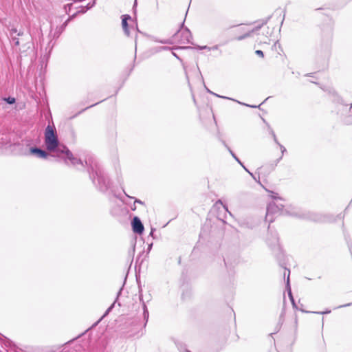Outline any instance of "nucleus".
I'll return each mask as SVG.
<instances>
[{"label":"nucleus","instance_id":"dca6fc26","mask_svg":"<svg viewBox=\"0 0 352 352\" xmlns=\"http://www.w3.org/2000/svg\"><path fill=\"white\" fill-rule=\"evenodd\" d=\"M256 54L261 57L264 56L263 52L261 50H256Z\"/></svg>","mask_w":352,"mask_h":352},{"label":"nucleus","instance_id":"9d476101","mask_svg":"<svg viewBox=\"0 0 352 352\" xmlns=\"http://www.w3.org/2000/svg\"><path fill=\"white\" fill-rule=\"evenodd\" d=\"M272 134L274 137V140L275 142L279 145L280 150H281L282 155H283L286 152V148L278 142L276 136L273 131L272 132Z\"/></svg>","mask_w":352,"mask_h":352},{"label":"nucleus","instance_id":"ddd939ff","mask_svg":"<svg viewBox=\"0 0 352 352\" xmlns=\"http://www.w3.org/2000/svg\"><path fill=\"white\" fill-rule=\"evenodd\" d=\"M8 104H14L15 102V98L8 97L4 99Z\"/></svg>","mask_w":352,"mask_h":352},{"label":"nucleus","instance_id":"6ab92c4d","mask_svg":"<svg viewBox=\"0 0 352 352\" xmlns=\"http://www.w3.org/2000/svg\"><path fill=\"white\" fill-rule=\"evenodd\" d=\"M235 160H236V161H237V162H239V164H241V166H243V168H244L247 171H248L237 157H236V158H235Z\"/></svg>","mask_w":352,"mask_h":352},{"label":"nucleus","instance_id":"4be33fe9","mask_svg":"<svg viewBox=\"0 0 352 352\" xmlns=\"http://www.w3.org/2000/svg\"><path fill=\"white\" fill-rule=\"evenodd\" d=\"M11 32H14V33H16V29H12V30H11Z\"/></svg>","mask_w":352,"mask_h":352},{"label":"nucleus","instance_id":"423d86ee","mask_svg":"<svg viewBox=\"0 0 352 352\" xmlns=\"http://www.w3.org/2000/svg\"><path fill=\"white\" fill-rule=\"evenodd\" d=\"M30 153L32 154H35L39 158H46L48 156V154L43 150H41L38 148H32L30 149Z\"/></svg>","mask_w":352,"mask_h":352},{"label":"nucleus","instance_id":"2eb2a0df","mask_svg":"<svg viewBox=\"0 0 352 352\" xmlns=\"http://www.w3.org/2000/svg\"><path fill=\"white\" fill-rule=\"evenodd\" d=\"M12 41H13L14 45L15 46H18V45H19V39H18V38H12Z\"/></svg>","mask_w":352,"mask_h":352},{"label":"nucleus","instance_id":"f8f14e48","mask_svg":"<svg viewBox=\"0 0 352 352\" xmlns=\"http://www.w3.org/2000/svg\"><path fill=\"white\" fill-rule=\"evenodd\" d=\"M254 30H252V31H249L248 32H247L246 34H245L243 36H240L239 37L236 38L237 40H242L248 36H249L250 35V33L252 32Z\"/></svg>","mask_w":352,"mask_h":352},{"label":"nucleus","instance_id":"9b49d317","mask_svg":"<svg viewBox=\"0 0 352 352\" xmlns=\"http://www.w3.org/2000/svg\"><path fill=\"white\" fill-rule=\"evenodd\" d=\"M143 309H144V317L147 320L148 318V311L147 307L144 303L143 304Z\"/></svg>","mask_w":352,"mask_h":352},{"label":"nucleus","instance_id":"7ed1b4c3","mask_svg":"<svg viewBox=\"0 0 352 352\" xmlns=\"http://www.w3.org/2000/svg\"><path fill=\"white\" fill-rule=\"evenodd\" d=\"M62 155H65V162H67V160H68L73 165H76L77 164H82L81 160L74 157L72 152L65 146H63V149H61V153H60L59 157H61Z\"/></svg>","mask_w":352,"mask_h":352},{"label":"nucleus","instance_id":"20e7f679","mask_svg":"<svg viewBox=\"0 0 352 352\" xmlns=\"http://www.w3.org/2000/svg\"><path fill=\"white\" fill-rule=\"evenodd\" d=\"M278 208L275 204H270L268 205L267 208V213L265 216V219L268 221L270 223L273 222L274 219L271 217L272 214H274L278 211Z\"/></svg>","mask_w":352,"mask_h":352},{"label":"nucleus","instance_id":"5701e85b","mask_svg":"<svg viewBox=\"0 0 352 352\" xmlns=\"http://www.w3.org/2000/svg\"><path fill=\"white\" fill-rule=\"evenodd\" d=\"M289 296H290V297H291V299L293 300V298H292V293H291V292H289Z\"/></svg>","mask_w":352,"mask_h":352},{"label":"nucleus","instance_id":"f257e3e1","mask_svg":"<svg viewBox=\"0 0 352 352\" xmlns=\"http://www.w3.org/2000/svg\"><path fill=\"white\" fill-rule=\"evenodd\" d=\"M45 144L49 151L54 152L57 156H60L63 145L59 144L56 131L50 125H48L45 131Z\"/></svg>","mask_w":352,"mask_h":352},{"label":"nucleus","instance_id":"4468645a","mask_svg":"<svg viewBox=\"0 0 352 352\" xmlns=\"http://www.w3.org/2000/svg\"><path fill=\"white\" fill-rule=\"evenodd\" d=\"M72 5H73V3H68L66 6H65V10L67 13L70 12Z\"/></svg>","mask_w":352,"mask_h":352},{"label":"nucleus","instance_id":"1a4fd4ad","mask_svg":"<svg viewBox=\"0 0 352 352\" xmlns=\"http://www.w3.org/2000/svg\"><path fill=\"white\" fill-rule=\"evenodd\" d=\"M94 2L92 4L88 3L85 8H82L80 11H78L76 13L74 14L72 16V18H74V16H76L78 13H85V12H86L87 10H89L90 8H91L94 6Z\"/></svg>","mask_w":352,"mask_h":352},{"label":"nucleus","instance_id":"f3484780","mask_svg":"<svg viewBox=\"0 0 352 352\" xmlns=\"http://www.w3.org/2000/svg\"><path fill=\"white\" fill-rule=\"evenodd\" d=\"M289 274H290V272H289V270H288V274H287V285L288 287H289Z\"/></svg>","mask_w":352,"mask_h":352},{"label":"nucleus","instance_id":"412c9836","mask_svg":"<svg viewBox=\"0 0 352 352\" xmlns=\"http://www.w3.org/2000/svg\"><path fill=\"white\" fill-rule=\"evenodd\" d=\"M329 313H330V311H327L321 312L320 314H329Z\"/></svg>","mask_w":352,"mask_h":352},{"label":"nucleus","instance_id":"393cba45","mask_svg":"<svg viewBox=\"0 0 352 352\" xmlns=\"http://www.w3.org/2000/svg\"><path fill=\"white\" fill-rule=\"evenodd\" d=\"M350 109H352V104H351V108H350Z\"/></svg>","mask_w":352,"mask_h":352},{"label":"nucleus","instance_id":"aec40b11","mask_svg":"<svg viewBox=\"0 0 352 352\" xmlns=\"http://www.w3.org/2000/svg\"><path fill=\"white\" fill-rule=\"evenodd\" d=\"M230 152L231 155H232V157L235 159L236 157V156L234 155V153L231 150H230Z\"/></svg>","mask_w":352,"mask_h":352},{"label":"nucleus","instance_id":"f03ea898","mask_svg":"<svg viewBox=\"0 0 352 352\" xmlns=\"http://www.w3.org/2000/svg\"><path fill=\"white\" fill-rule=\"evenodd\" d=\"M173 41L179 44L190 43L192 39L191 32L188 28H181L173 36Z\"/></svg>","mask_w":352,"mask_h":352},{"label":"nucleus","instance_id":"b1692460","mask_svg":"<svg viewBox=\"0 0 352 352\" xmlns=\"http://www.w3.org/2000/svg\"><path fill=\"white\" fill-rule=\"evenodd\" d=\"M200 48L201 49H206V48H207V47L206 46H204V47H201Z\"/></svg>","mask_w":352,"mask_h":352},{"label":"nucleus","instance_id":"6e6552de","mask_svg":"<svg viewBox=\"0 0 352 352\" xmlns=\"http://www.w3.org/2000/svg\"><path fill=\"white\" fill-rule=\"evenodd\" d=\"M86 163L91 167V170L94 172L95 171L96 175H98V164L97 162L93 159L89 158L87 161H86Z\"/></svg>","mask_w":352,"mask_h":352},{"label":"nucleus","instance_id":"39448f33","mask_svg":"<svg viewBox=\"0 0 352 352\" xmlns=\"http://www.w3.org/2000/svg\"><path fill=\"white\" fill-rule=\"evenodd\" d=\"M132 226L133 231L138 234H142L144 231L143 224L138 217L133 218Z\"/></svg>","mask_w":352,"mask_h":352},{"label":"nucleus","instance_id":"a211bd4d","mask_svg":"<svg viewBox=\"0 0 352 352\" xmlns=\"http://www.w3.org/2000/svg\"><path fill=\"white\" fill-rule=\"evenodd\" d=\"M235 160H236V161H237V162H239V164H241V166H243V168H244L247 171H248L237 157H236V158H235Z\"/></svg>","mask_w":352,"mask_h":352},{"label":"nucleus","instance_id":"0eeeda50","mask_svg":"<svg viewBox=\"0 0 352 352\" xmlns=\"http://www.w3.org/2000/svg\"><path fill=\"white\" fill-rule=\"evenodd\" d=\"M129 19H131V16L129 14H125L122 16V26L126 36H129L130 34L127 23V21Z\"/></svg>","mask_w":352,"mask_h":352}]
</instances>
